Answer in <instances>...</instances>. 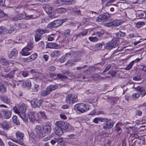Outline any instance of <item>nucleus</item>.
Wrapping results in <instances>:
<instances>
[{"instance_id":"9d476101","label":"nucleus","mask_w":146,"mask_h":146,"mask_svg":"<svg viewBox=\"0 0 146 146\" xmlns=\"http://www.w3.org/2000/svg\"><path fill=\"white\" fill-rule=\"evenodd\" d=\"M16 140L14 141L20 145H23L24 136V134L20 131H18L16 133Z\"/></svg>"},{"instance_id":"4c0bfd02","label":"nucleus","mask_w":146,"mask_h":146,"mask_svg":"<svg viewBox=\"0 0 146 146\" xmlns=\"http://www.w3.org/2000/svg\"><path fill=\"white\" fill-rule=\"evenodd\" d=\"M6 91V88L4 87V85L0 82V92H5Z\"/></svg>"},{"instance_id":"bf43d9fd","label":"nucleus","mask_w":146,"mask_h":146,"mask_svg":"<svg viewBox=\"0 0 146 146\" xmlns=\"http://www.w3.org/2000/svg\"><path fill=\"white\" fill-rule=\"evenodd\" d=\"M116 73V72L113 70H111L109 72V74L111 75L112 77L115 76Z\"/></svg>"},{"instance_id":"f3484780","label":"nucleus","mask_w":146,"mask_h":146,"mask_svg":"<svg viewBox=\"0 0 146 146\" xmlns=\"http://www.w3.org/2000/svg\"><path fill=\"white\" fill-rule=\"evenodd\" d=\"M134 88L136 90L139 92L138 93L140 96L141 98L143 97L146 94V90L143 87L141 86H138Z\"/></svg>"},{"instance_id":"0eeeda50","label":"nucleus","mask_w":146,"mask_h":146,"mask_svg":"<svg viewBox=\"0 0 146 146\" xmlns=\"http://www.w3.org/2000/svg\"><path fill=\"white\" fill-rule=\"evenodd\" d=\"M35 130L38 137L42 138L45 136L43 127L41 125H38L36 126Z\"/></svg>"},{"instance_id":"c85d7f7f","label":"nucleus","mask_w":146,"mask_h":146,"mask_svg":"<svg viewBox=\"0 0 146 146\" xmlns=\"http://www.w3.org/2000/svg\"><path fill=\"white\" fill-rule=\"evenodd\" d=\"M22 86L25 87H27L28 89H30L31 86V81L27 80L23 83Z\"/></svg>"},{"instance_id":"72a5a7b5","label":"nucleus","mask_w":146,"mask_h":146,"mask_svg":"<svg viewBox=\"0 0 146 146\" xmlns=\"http://www.w3.org/2000/svg\"><path fill=\"white\" fill-rule=\"evenodd\" d=\"M19 115L22 118L23 121L26 123H27L28 121V118L27 116L25 115V113H22L21 114H20Z\"/></svg>"},{"instance_id":"412c9836","label":"nucleus","mask_w":146,"mask_h":146,"mask_svg":"<svg viewBox=\"0 0 146 146\" xmlns=\"http://www.w3.org/2000/svg\"><path fill=\"white\" fill-rule=\"evenodd\" d=\"M43 127L45 135L50 133L51 130V128L50 125L46 124L44 125Z\"/></svg>"},{"instance_id":"774afa93","label":"nucleus","mask_w":146,"mask_h":146,"mask_svg":"<svg viewBox=\"0 0 146 146\" xmlns=\"http://www.w3.org/2000/svg\"><path fill=\"white\" fill-rule=\"evenodd\" d=\"M66 60V58L65 57H61L59 60L60 62L62 63L64 62Z\"/></svg>"},{"instance_id":"680f3d73","label":"nucleus","mask_w":146,"mask_h":146,"mask_svg":"<svg viewBox=\"0 0 146 146\" xmlns=\"http://www.w3.org/2000/svg\"><path fill=\"white\" fill-rule=\"evenodd\" d=\"M56 68L54 66H51L49 67L48 70L49 71L53 72L56 70Z\"/></svg>"},{"instance_id":"6e6d98bb","label":"nucleus","mask_w":146,"mask_h":146,"mask_svg":"<svg viewBox=\"0 0 146 146\" xmlns=\"http://www.w3.org/2000/svg\"><path fill=\"white\" fill-rule=\"evenodd\" d=\"M25 38V36L23 34H21L19 35L17 37L16 39L17 40H19L24 39Z\"/></svg>"},{"instance_id":"37998d69","label":"nucleus","mask_w":146,"mask_h":146,"mask_svg":"<svg viewBox=\"0 0 146 146\" xmlns=\"http://www.w3.org/2000/svg\"><path fill=\"white\" fill-rule=\"evenodd\" d=\"M47 13L48 14L49 17L52 18H55L56 17V14L53 10H52L50 12Z\"/></svg>"},{"instance_id":"09e8293b","label":"nucleus","mask_w":146,"mask_h":146,"mask_svg":"<svg viewBox=\"0 0 146 146\" xmlns=\"http://www.w3.org/2000/svg\"><path fill=\"white\" fill-rule=\"evenodd\" d=\"M15 30L13 27H11L10 28L8 29L7 30L6 32L9 34H11Z\"/></svg>"},{"instance_id":"0e129e2a","label":"nucleus","mask_w":146,"mask_h":146,"mask_svg":"<svg viewBox=\"0 0 146 146\" xmlns=\"http://www.w3.org/2000/svg\"><path fill=\"white\" fill-rule=\"evenodd\" d=\"M111 65L110 64L108 65L106 67L104 70L103 72V73H104V72L107 71L108 70L111 68Z\"/></svg>"},{"instance_id":"20e7f679","label":"nucleus","mask_w":146,"mask_h":146,"mask_svg":"<svg viewBox=\"0 0 146 146\" xmlns=\"http://www.w3.org/2000/svg\"><path fill=\"white\" fill-rule=\"evenodd\" d=\"M67 19H63L56 20L52 22L49 23L47 27L50 29L55 28L60 26L64 22L67 21Z\"/></svg>"},{"instance_id":"4be33fe9","label":"nucleus","mask_w":146,"mask_h":146,"mask_svg":"<svg viewBox=\"0 0 146 146\" xmlns=\"http://www.w3.org/2000/svg\"><path fill=\"white\" fill-rule=\"evenodd\" d=\"M88 32V30L84 29L79 34H77L74 36L73 38H75L74 41H75L78 37H80L81 35L83 36L86 35Z\"/></svg>"},{"instance_id":"052dcab7","label":"nucleus","mask_w":146,"mask_h":146,"mask_svg":"<svg viewBox=\"0 0 146 146\" xmlns=\"http://www.w3.org/2000/svg\"><path fill=\"white\" fill-rule=\"evenodd\" d=\"M8 82V84L10 85L11 86H12L13 88H14L15 86H16V84H15L13 82L11 81L9 82Z\"/></svg>"},{"instance_id":"5fc2aeb1","label":"nucleus","mask_w":146,"mask_h":146,"mask_svg":"<svg viewBox=\"0 0 146 146\" xmlns=\"http://www.w3.org/2000/svg\"><path fill=\"white\" fill-rule=\"evenodd\" d=\"M65 65L68 66V67H70L72 66L73 65L74 66L75 65V64L71 62L69 60L65 64Z\"/></svg>"},{"instance_id":"a211bd4d","label":"nucleus","mask_w":146,"mask_h":146,"mask_svg":"<svg viewBox=\"0 0 146 146\" xmlns=\"http://www.w3.org/2000/svg\"><path fill=\"white\" fill-rule=\"evenodd\" d=\"M1 112L3 115L4 118L6 119H9L11 115V111L8 110H1Z\"/></svg>"},{"instance_id":"58836bf2","label":"nucleus","mask_w":146,"mask_h":146,"mask_svg":"<svg viewBox=\"0 0 146 146\" xmlns=\"http://www.w3.org/2000/svg\"><path fill=\"white\" fill-rule=\"evenodd\" d=\"M12 119L14 123L16 125H19L20 124V122L17 119V117L16 115H14L12 117Z\"/></svg>"},{"instance_id":"603ef678","label":"nucleus","mask_w":146,"mask_h":146,"mask_svg":"<svg viewBox=\"0 0 146 146\" xmlns=\"http://www.w3.org/2000/svg\"><path fill=\"white\" fill-rule=\"evenodd\" d=\"M57 77L60 79H66L67 78V77L64 76L62 74H58L57 75Z\"/></svg>"},{"instance_id":"7ed1b4c3","label":"nucleus","mask_w":146,"mask_h":146,"mask_svg":"<svg viewBox=\"0 0 146 146\" xmlns=\"http://www.w3.org/2000/svg\"><path fill=\"white\" fill-rule=\"evenodd\" d=\"M58 86L57 84H52L47 86L46 90L42 91L40 93L42 96H45L49 94L52 91L57 89Z\"/></svg>"},{"instance_id":"9b49d317","label":"nucleus","mask_w":146,"mask_h":146,"mask_svg":"<svg viewBox=\"0 0 146 146\" xmlns=\"http://www.w3.org/2000/svg\"><path fill=\"white\" fill-rule=\"evenodd\" d=\"M110 17V15L109 14L104 13L99 15L96 19V20L98 22L105 21L108 20Z\"/></svg>"},{"instance_id":"5701e85b","label":"nucleus","mask_w":146,"mask_h":146,"mask_svg":"<svg viewBox=\"0 0 146 146\" xmlns=\"http://www.w3.org/2000/svg\"><path fill=\"white\" fill-rule=\"evenodd\" d=\"M54 131L56 134L58 135H62L63 133V129L58 126H56V127L55 128Z\"/></svg>"},{"instance_id":"a19ab883","label":"nucleus","mask_w":146,"mask_h":146,"mask_svg":"<svg viewBox=\"0 0 146 146\" xmlns=\"http://www.w3.org/2000/svg\"><path fill=\"white\" fill-rule=\"evenodd\" d=\"M116 36L117 37H124L125 36V33H124L122 32L119 31L116 34Z\"/></svg>"},{"instance_id":"f03ea898","label":"nucleus","mask_w":146,"mask_h":146,"mask_svg":"<svg viewBox=\"0 0 146 146\" xmlns=\"http://www.w3.org/2000/svg\"><path fill=\"white\" fill-rule=\"evenodd\" d=\"M77 96L74 94H69L66 98V101L68 104L72 105L78 102Z\"/></svg>"},{"instance_id":"3c124183","label":"nucleus","mask_w":146,"mask_h":146,"mask_svg":"<svg viewBox=\"0 0 146 146\" xmlns=\"http://www.w3.org/2000/svg\"><path fill=\"white\" fill-rule=\"evenodd\" d=\"M89 39L92 42H96L98 40V38L96 37L90 36L89 37Z\"/></svg>"},{"instance_id":"4468645a","label":"nucleus","mask_w":146,"mask_h":146,"mask_svg":"<svg viewBox=\"0 0 146 146\" xmlns=\"http://www.w3.org/2000/svg\"><path fill=\"white\" fill-rule=\"evenodd\" d=\"M40 15V13L39 11L33 10L32 11V14L26 16V18L27 19H35L39 17Z\"/></svg>"},{"instance_id":"a878e982","label":"nucleus","mask_w":146,"mask_h":146,"mask_svg":"<svg viewBox=\"0 0 146 146\" xmlns=\"http://www.w3.org/2000/svg\"><path fill=\"white\" fill-rule=\"evenodd\" d=\"M1 125L3 129L5 130L9 129L11 127V126L9 125V123L6 121H4Z\"/></svg>"},{"instance_id":"2f4dec72","label":"nucleus","mask_w":146,"mask_h":146,"mask_svg":"<svg viewBox=\"0 0 146 146\" xmlns=\"http://www.w3.org/2000/svg\"><path fill=\"white\" fill-rule=\"evenodd\" d=\"M97 14V12L91 11H89L87 13V15L90 17V18L92 19H93Z\"/></svg>"},{"instance_id":"c9c22d12","label":"nucleus","mask_w":146,"mask_h":146,"mask_svg":"<svg viewBox=\"0 0 146 146\" xmlns=\"http://www.w3.org/2000/svg\"><path fill=\"white\" fill-rule=\"evenodd\" d=\"M0 63L5 66H7L9 64V62L3 57L1 58L0 59Z\"/></svg>"},{"instance_id":"2eb2a0df","label":"nucleus","mask_w":146,"mask_h":146,"mask_svg":"<svg viewBox=\"0 0 146 146\" xmlns=\"http://www.w3.org/2000/svg\"><path fill=\"white\" fill-rule=\"evenodd\" d=\"M121 24V21L119 20H115L111 22H109L106 24V25L107 27H113L118 26Z\"/></svg>"},{"instance_id":"f257e3e1","label":"nucleus","mask_w":146,"mask_h":146,"mask_svg":"<svg viewBox=\"0 0 146 146\" xmlns=\"http://www.w3.org/2000/svg\"><path fill=\"white\" fill-rule=\"evenodd\" d=\"M56 126H58L63 130H66L67 131H71L73 130L74 128L69 123L62 121H58L55 123Z\"/></svg>"},{"instance_id":"de8ad7c7","label":"nucleus","mask_w":146,"mask_h":146,"mask_svg":"<svg viewBox=\"0 0 146 146\" xmlns=\"http://www.w3.org/2000/svg\"><path fill=\"white\" fill-rule=\"evenodd\" d=\"M145 23L143 22L139 21L136 23V26L138 28L141 27L143 25H145Z\"/></svg>"},{"instance_id":"13d9d810","label":"nucleus","mask_w":146,"mask_h":146,"mask_svg":"<svg viewBox=\"0 0 146 146\" xmlns=\"http://www.w3.org/2000/svg\"><path fill=\"white\" fill-rule=\"evenodd\" d=\"M135 115L139 116H141L142 115V112L138 110H136L135 111Z\"/></svg>"},{"instance_id":"49530a36","label":"nucleus","mask_w":146,"mask_h":146,"mask_svg":"<svg viewBox=\"0 0 146 146\" xmlns=\"http://www.w3.org/2000/svg\"><path fill=\"white\" fill-rule=\"evenodd\" d=\"M133 62L132 61L130 62V63L125 68V69L126 70H129L131 69L133 65Z\"/></svg>"},{"instance_id":"c756f323","label":"nucleus","mask_w":146,"mask_h":146,"mask_svg":"<svg viewBox=\"0 0 146 146\" xmlns=\"http://www.w3.org/2000/svg\"><path fill=\"white\" fill-rule=\"evenodd\" d=\"M49 32L48 31L47 29H38L36 30L35 32L39 34L41 36L42 35L48 33Z\"/></svg>"},{"instance_id":"ddd939ff","label":"nucleus","mask_w":146,"mask_h":146,"mask_svg":"<svg viewBox=\"0 0 146 146\" xmlns=\"http://www.w3.org/2000/svg\"><path fill=\"white\" fill-rule=\"evenodd\" d=\"M42 100L34 99L32 100L31 104L33 108H35L40 107L42 104Z\"/></svg>"},{"instance_id":"473e14b6","label":"nucleus","mask_w":146,"mask_h":146,"mask_svg":"<svg viewBox=\"0 0 146 146\" xmlns=\"http://www.w3.org/2000/svg\"><path fill=\"white\" fill-rule=\"evenodd\" d=\"M60 54V52L58 50L54 51L50 54L52 57H55L59 56Z\"/></svg>"},{"instance_id":"bb28decb","label":"nucleus","mask_w":146,"mask_h":146,"mask_svg":"<svg viewBox=\"0 0 146 146\" xmlns=\"http://www.w3.org/2000/svg\"><path fill=\"white\" fill-rule=\"evenodd\" d=\"M18 54V52L16 49H13L9 53V56L10 58H12L13 56H15Z\"/></svg>"},{"instance_id":"393cba45","label":"nucleus","mask_w":146,"mask_h":146,"mask_svg":"<svg viewBox=\"0 0 146 146\" xmlns=\"http://www.w3.org/2000/svg\"><path fill=\"white\" fill-rule=\"evenodd\" d=\"M43 8L47 13H49L53 10L52 7L47 4H44L43 6Z\"/></svg>"},{"instance_id":"f8f14e48","label":"nucleus","mask_w":146,"mask_h":146,"mask_svg":"<svg viewBox=\"0 0 146 146\" xmlns=\"http://www.w3.org/2000/svg\"><path fill=\"white\" fill-rule=\"evenodd\" d=\"M106 123L104 124L103 128L105 129H108L113 127L114 122L110 119L105 118Z\"/></svg>"},{"instance_id":"39448f33","label":"nucleus","mask_w":146,"mask_h":146,"mask_svg":"<svg viewBox=\"0 0 146 146\" xmlns=\"http://www.w3.org/2000/svg\"><path fill=\"white\" fill-rule=\"evenodd\" d=\"M76 2V0H57L55 2V5L59 6L63 4L73 5Z\"/></svg>"},{"instance_id":"1a4fd4ad","label":"nucleus","mask_w":146,"mask_h":146,"mask_svg":"<svg viewBox=\"0 0 146 146\" xmlns=\"http://www.w3.org/2000/svg\"><path fill=\"white\" fill-rule=\"evenodd\" d=\"M33 45L32 44H30L27 45L22 49L21 53L23 56H26L30 54V51L33 48Z\"/></svg>"},{"instance_id":"6ab92c4d","label":"nucleus","mask_w":146,"mask_h":146,"mask_svg":"<svg viewBox=\"0 0 146 146\" xmlns=\"http://www.w3.org/2000/svg\"><path fill=\"white\" fill-rule=\"evenodd\" d=\"M118 101H119V98L118 97H111L107 100V102L111 105H113L115 103H117Z\"/></svg>"},{"instance_id":"dca6fc26","label":"nucleus","mask_w":146,"mask_h":146,"mask_svg":"<svg viewBox=\"0 0 146 146\" xmlns=\"http://www.w3.org/2000/svg\"><path fill=\"white\" fill-rule=\"evenodd\" d=\"M117 45V41L116 40H112L106 44V48L110 49L112 48L115 47Z\"/></svg>"},{"instance_id":"aec40b11","label":"nucleus","mask_w":146,"mask_h":146,"mask_svg":"<svg viewBox=\"0 0 146 146\" xmlns=\"http://www.w3.org/2000/svg\"><path fill=\"white\" fill-rule=\"evenodd\" d=\"M16 70H15V71H11L8 74L4 76V81L6 82H7V81L9 80L10 78H12L14 77L15 74L14 72Z\"/></svg>"},{"instance_id":"b1692460","label":"nucleus","mask_w":146,"mask_h":146,"mask_svg":"<svg viewBox=\"0 0 146 146\" xmlns=\"http://www.w3.org/2000/svg\"><path fill=\"white\" fill-rule=\"evenodd\" d=\"M0 98L1 100L4 103L9 104L10 103V100L7 96L5 95H2L1 96Z\"/></svg>"},{"instance_id":"864d4df0","label":"nucleus","mask_w":146,"mask_h":146,"mask_svg":"<svg viewBox=\"0 0 146 146\" xmlns=\"http://www.w3.org/2000/svg\"><path fill=\"white\" fill-rule=\"evenodd\" d=\"M19 17L17 18H16L15 19V20H21L24 18V16L23 14H18Z\"/></svg>"},{"instance_id":"c03bdc74","label":"nucleus","mask_w":146,"mask_h":146,"mask_svg":"<svg viewBox=\"0 0 146 146\" xmlns=\"http://www.w3.org/2000/svg\"><path fill=\"white\" fill-rule=\"evenodd\" d=\"M97 28H94L89 31V33L92 35H96L97 36Z\"/></svg>"},{"instance_id":"69168bd1","label":"nucleus","mask_w":146,"mask_h":146,"mask_svg":"<svg viewBox=\"0 0 146 146\" xmlns=\"http://www.w3.org/2000/svg\"><path fill=\"white\" fill-rule=\"evenodd\" d=\"M57 139L56 138H54L53 139H52L50 141L51 144L54 145L56 142H57Z\"/></svg>"},{"instance_id":"338daca9","label":"nucleus","mask_w":146,"mask_h":146,"mask_svg":"<svg viewBox=\"0 0 146 146\" xmlns=\"http://www.w3.org/2000/svg\"><path fill=\"white\" fill-rule=\"evenodd\" d=\"M70 33V31L69 29H66L64 31V34L66 36L68 35Z\"/></svg>"},{"instance_id":"e2e57ef3","label":"nucleus","mask_w":146,"mask_h":146,"mask_svg":"<svg viewBox=\"0 0 146 146\" xmlns=\"http://www.w3.org/2000/svg\"><path fill=\"white\" fill-rule=\"evenodd\" d=\"M38 45L41 48H43L44 46V42L43 41H41L38 43Z\"/></svg>"},{"instance_id":"6e6552de","label":"nucleus","mask_w":146,"mask_h":146,"mask_svg":"<svg viewBox=\"0 0 146 146\" xmlns=\"http://www.w3.org/2000/svg\"><path fill=\"white\" fill-rule=\"evenodd\" d=\"M19 109L16 107L13 108L14 111L18 115L22 113H25L26 111V106L24 104H21L19 105Z\"/></svg>"},{"instance_id":"ea45409f","label":"nucleus","mask_w":146,"mask_h":146,"mask_svg":"<svg viewBox=\"0 0 146 146\" xmlns=\"http://www.w3.org/2000/svg\"><path fill=\"white\" fill-rule=\"evenodd\" d=\"M140 97V95L137 93H134L132 95L131 99L133 100H135Z\"/></svg>"},{"instance_id":"4d7b16f0","label":"nucleus","mask_w":146,"mask_h":146,"mask_svg":"<svg viewBox=\"0 0 146 146\" xmlns=\"http://www.w3.org/2000/svg\"><path fill=\"white\" fill-rule=\"evenodd\" d=\"M39 113L40 114L41 117L42 118L45 119L47 117L44 112L40 111Z\"/></svg>"},{"instance_id":"a18cd8bd","label":"nucleus","mask_w":146,"mask_h":146,"mask_svg":"<svg viewBox=\"0 0 146 146\" xmlns=\"http://www.w3.org/2000/svg\"><path fill=\"white\" fill-rule=\"evenodd\" d=\"M37 56V54L35 53L32 54L29 57L31 61H32L35 60Z\"/></svg>"},{"instance_id":"8fccbe9b","label":"nucleus","mask_w":146,"mask_h":146,"mask_svg":"<svg viewBox=\"0 0 146 146\" xmlns=\"http://www.w3.org/2000/svg\"><path fill=\"white\" fill-rule=\"evenodd\" d=\"M57 11L58 13H62L66 11V9L64 8L61 7L57 9Z\"/></svg>"},{"instance_id":"f704fd0d","label":"nucleus","mask_w":146,"mask_h":146,"mask_svg":"<svg viewBox=\"0 0 146 146\" xmlns=\"http://www.w3.org/2000/svg\"><path fill=\"white\" fill-rule=\"evenodd\" d=\"M29 117L31 122H33L35 120V117L34 113L32 112L30 113L29 114Z\"/></svg>"},{"instance_id":"79ce46f5","label":"nucleus","mask_w":146,"mask_h":146,"mask_svg":"<svg viewBox=\"0 0 146 146\" xmlns=\"http://www.w3.org/2000/svg\"><path fill=\"white\" fill-rule=\"evenodd\" d=\"M145 14L143 13H137L136 14L137 17L138 19L144 18L145 17H146V12L145 13Z\"/></svg>"},{"instance_id":"423d86ee","label":"nucleus","mask_w":146,"mask_h":146,"mask_svg":"<svg viewBox=\"0 0 146 146\" xmlns=\"http://www.w3.org/2000/svg\"><path fill=\"white\" fill-rule=\"evenodd\" d=\"M75 107L77 110L81 113H84L88 111L90 109L89 106L82 103H80L76 104L75 106Z\"/></svg>"},{"instance_id":"7c9ffc66","label":"nucleus","mask_w":146,"mask_h":146,"mask_svg":"<svg viewBox=\"0 0 146 146\" xmlns=\"http://www.w3.org/2000/svg\"><path fill=\"white\" fill-rule=\"evenodd\" d=\"M105 118H102L101 117H97L95 118L93 120V122L94 123L98 124V123L99 122H104L105 121Z\"/></svg>"},{"instance_id":"e433bc0d","label":"nucleus","mask_w":146,"mask_h":146,"mask_svg":"<svg viewBox=\"0 0 146 146\" xmlns=\"http://www.w3.org/2000/svg\"><path fill=\"white\" fill-rule=\"evenodd\" d=\"M35 41L38 42L41 39V36L39 34L37 33V32H35Z\"/></svg>"},{"instance_id":"cd10ccee","label":"nucleus","mask_w":146,"mask_h":146,"mask_svg":"<svg viewBox=\"0 0 146 146\" xmlns=\"http://www.w3.org/2000/svg\"><path fill=\"white\" fill-rule=\"evenodd\" d=\"M97 36L98 37H101L104 35L105 33V31L103 29H99L97 28Z\"/></svg>"}]
</instances>
